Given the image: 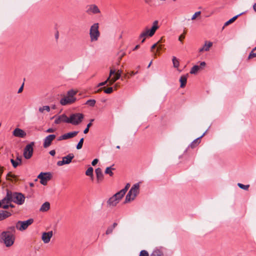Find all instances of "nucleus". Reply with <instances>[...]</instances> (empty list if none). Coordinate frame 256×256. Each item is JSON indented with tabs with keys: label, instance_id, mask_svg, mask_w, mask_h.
Masks as SVG:
<instances>
[{
	"label": "nucleus",
	"instance_id": "052dcab7",
	"mask_svg": "<svg viewBox=\"0 0 256 256\" xmlns=\"http://www.w3.org/2000/svg\"><path fill=\"white\" fill-rule=\"evenodd\" d=\"M184 38V34H181L178 38L179 40L182 41Z\"/></svg>",
	"mask_w": 256,
	"mask_h": 256
},
{
	"label": "nucleus",
	"instance_id": "e2e57ef3",
	"mask_svg": "<svg viewBox=\"0 0 256 256\" xmlns=\"http://www.w3.org/2000/svg\"><path fill=\"white\" fill-rule=\"evenodd\" d=\"M16 162H17L20 164L22 163V160L20 158L18 157L16 158Z\"/></svg>",
	"mask_w": 256,
	"mask_h": 256
},
{
	"label": "nucleus",
	"instance_id": "c756f323",
	"mask_svg": "<svg viewBox=\"0 0 256 256\" xmlns=\"http://www.w3.org/2000/svg\"><path fill=\"white\" fill-rule=\"evenodd\" d=\"M120 76L119 74L116 72L114 76L110 80V85H112L116 80L120 79Z\"/></svg>",
	"mask_w": 256,
	"mask_h": 256
},
{
	"label": "nucleus",
	"instance_id": "f257e3e1",
	"mask_svg": "<svg viewBox=\"0 0 256 256\" xmlns=\"http://www.w3.org/2000/svg\"><path fill=\"white\" fill-rule=\"evenodd\" d=\"M77 91L74 90H68L66 96L61 98L60 104L62 106L70 105L76 102V95Z\"/></svg>",
	"mask_w": 256,
	"mask_h": 256
},
{
	"label": "nucleus",
	"instance_id": "bb28decb",
	"mask_svg": "<svg viewBox=\"0 0 256 256\" xmlns=\"http://www.w3.org/2000/svg\"><path fill=\"white\" fill-rule=\"evenodd\" d=\"M104 88H101L98 89L96 92H100L102 90H104V92L106 94H111L113 91V88L112 87H109L106 89H104Z\"/></svg>",
	"mask_w": 256,
	"mask_h": 256
},
{
	"label": "nucleus",
	"instance_id": "37998d69",
	"mask_svg": "<svg viewBox=\"0 0 256 256\" xmlns=\"http://www.w3.org/2000/svg\"><path fill=\"white\" fill-rule=\"evenodd\" d=\"M84 138H82L79 141L78 143V144L77 146H76V148L78 150H80V149H81L82 148V144H83V143H84Z\"/></svg>",
	"mask_w": 256,
	"mask_h": 256
},
{
	"label": "nucleus",
	"instance_id": "f8f14e48",
	"mask_svg": "<svg viewBox=\"0 0 256 256\" xmlns=\"http://www.w3.org/2000/svg\"><path fill=\"white\" fill-rule=\"evenodd\" d=\"M56 137V136L55 134H50L46 137L44 140L43 146L44 148H47L50 146Z\"/></svg>",
	"mask_w": 256,
	"mask_h": 256
},
{
	"label": "nucleus",
	"instance_id": "58836bf2",
	"mask_svg": "<svg viewBox=\"0 0 256 256\" xmlns=\"http://www.w3.org/2000/svg\"><path fill=\"white\" fill-rule=\"evenodd\" d=\"M94 169L92 167H89L86 172V174L87 176H92Z\"/></svg>",
	"mask_w": 256,
	"mask_h": 256
},
{
	"label": "nucleus",
	"instance_id": "338daca9",
	"mask_svg": "<svg viewBox=\"0 0 256 256\" xmlns=\"http://www.w3.org/2000/svg\"><path fill=\"white\" fill-rule=\"evenodd\" d=\"M88 131H89V129L88 128H85V130H84V133L86 134H87L88 132Z\"/></svg>",
	"mask_w": 256,
	"mask_h": 256
},
{
	"label": "nucleus",
	"instance_id": "423d86ee",
	"mask_svg": "<svg viewBox=\"0 0 256 256\" xmlns=\"http://www.w3.org/2000/svg\"><path fill=\"white\" fill-rule=\"evenodd\" d=\"M10 193L12 202L19 205H22L24 203L25 196L23 194L19 192H12L11 191H10Z\"/></svg>",
	"mask_w": 256,
	"mask_h": 256
},
{
	"label": "nucleus",
	"instance_id": "6ab92c4d",
	"mask_svg": "<svg viewBox=\"0 0 256 256\" xmlns=\"http://www.w3.org/2000/svg\"><path fill=\"white\" fill-rule=\"evenodd\" d=\"M139 188H140L139 184H136L132 187V188L130 189V190L128 192H130V193L132 194V195H133L134 197H136V196L139 193Z\"/></svg>",
	"mask_w": 256,
	"mask_h": 256
},
{
	"label": "nucleus",
	"instance_id": "a18cd8bd",
	"mask_svg": "<svg viewBox=\"0 0 256 256\" xmlns=\"http://www.w3.org/2000/svg\"><path fill=\"white\" fill-rule=\"evenodd\" d=\"M10 162L12 165V166L16 168L20 164L17 162H16L15 160H14V159H11L10 160Z\"/></svg>",
	"mask_w": 256,
	"mask_h": 256
},
{
	"label": "nucleus",
	"instance_id": "2f4dec72",
	"mask_svg": "<svg viewBox=\"0 0 256 256\" xmlns=\"http://www.w3.org/2000/svg\"><path fill=\"white\" fill-rule=\"evenodd\" d=\"M113 170H114V168H113L112 166L108 167L106 169L104 173L108 174L110 176H112L114 175V172H112Z\"/></svg>",
	"mask_w": 256,
	"mask_h": 256
},
{
	"label": "nucleus",
	"instance_id": "9b49d317",
	"mask_svg": "<svg viewBox=\"0 0 256 256\" xmlns=\"http://www.w3.org/2000/svg\"><path fill=\"white\" fill-rule=\"evenodd\" d=\"M86 12L89 14H96L100 12V10L98 6L94 4H92L87 6Z\"/></svg>",
	"mask_w": 256,
	"mask_h": 256
},
{
	"label": "nucleus",
	"instance_id": "0eeeda50",
	"mask_svg": "<svg viewBox=\"0 0 256 256\" xmlns=\"http://www.w3.org/2000/svg\"><path fill=\"white\" fill-rule=\"evenodd\" d=\"M34 222L32 218H30L24 221H18L16 224V228L20 231H23L26 230L29 226Z\"/></svg>",
	"mask_w": 256,
	"mask_h": 256
},
{
	"label": "nucleus",
	"instance_id": "0e129e2a",
	"mask_svg": "<svg viewBox=\"0 0 256 256\" xmlns=\"http://www.w3.org/2000/svg\"><path fill=\"white\" fill-rule=\"evenodd\" d=\"M206 64V62H201L200 64V68H202V66H205Z\"/></svg>",
	"mask_w": 256,
	"mask_h": 256
},
{
	"label": "nucleus",
	"instance_id": "6e6d98bb",
	"mask_svg": "<svg viewBox=\"0 0 256 256\" xmlns=\"http://www.w3.org/2000/svg\"><path fill=\"white\" fill-rule=\"evenodd\" d=\"M55 131V130L52 128H49L47 130H46V132H54Z\"/></svg>",
	"mask_w": 256,
	"mask_h": 256
},
{
	"label": "nucleus",
	"instance_id": "69168bd1",
	"mask_svg": "<svg viewBox=\"0 0 256 256\" xmlns=\"http://www.w3.org/2000/svg\"><path fill=\"white\" fill-rule=\"evenodd\" d=\"M122 70H118L116 72V73H117L118 74H119V75H120V76H121V74H122Z\"/></svg>",
	"mask_w": 256,
	"mask_h": 256
},
{
	"label": "nucleus",
	"instance_id": "5701e85b",
	"mask_svg": "<svg viewBox=\"0 0 256 256\" xmlns=\"http://www.w3.org/2000/svg\"><path fill=\"white\" fill-rule=\"evenodd\" d=\"M188 76V74H186V75H182L180 76V88H182L186 86L187 82Z\"/></svg>",
	"mask_w": 256,
	"mask_h": 256
},
{
	"label": "nucleus",
	"instance_id": "4d7b16f0",
	"mask_svg": "<svg viewBox=\"0 0 256 256\" xmlns=\"http://www.w3.org/2000/svg\"><path fill=\"white\" fill-rule=\"evenodd\" d=\"M49 153L52 156H54L56 154V151L55 150H52Z\"/></svg>",
	"mask_w": 256,
	"mask_h": 256
},
{
	"label": "nucleus",
	"instance_id": "aec40b11",
	"mask_svg": "<svg viewBox=\"0 0 256 256\" xmlns=\"http://www.w3.org/2000/svg\"><path fill=\"white\" fill-rule=\"evenodd\" d=\"M12 215L11 212L6 210H0V221H2Z\"/></svg>",
	"mask_w": 256,
	"mask_h": 256
},
{
	"label": "nucleus",
	"instance_id": "dca6fc26",
	"mask_svg": "<svg viewBox=\"0 0 256 256\" xmlns=\"http://www.w3.org/2000/svg\"><path fill=\"white\" fill-rule=\"evenodd\" d=\"M62 122L68 123V118L65 114L59 116L54 120L56 124H60Z\"/></svg>",
	"mask_w": 256,
	"mask_h": 256
},
{
	"label": "nucleus",
	"instance_id": "a211bd4d",
	"mask_svg": "<svg viewBox=\"0 0 256 256\" xmlns=\"http://www.w3.org/2000/svg\"><path fill=\"white\" fill-rule=\"evenodd\" d=\"M10 190H8L6 196L0 200V207L2 204H10L12 202V198L10 197Z\"/></svg>",
	"mask_w": 256,
	"mask_h": 256
},
{
	"label": "nucleus",
	"instance_id": "09e8293b",
	"mask_svg": "<svg viewBox=\"0 0 256 256\" xmlns=\"http://www.w3.org/2000/svg\"><path fill=\"white\" fill-rule=\"evenodd\" d=\"M116 72V70H114L111 69L110 72V75L108 78H110V80L111 79L110 77L112 75H114L115 73Z\"/></svg>",
	"mask_w": 256,
	"mask_h": 256
},
{
	"label": "nucleus",
	"instance_id": "f3484780",
	"mask_svg": "<svg viewBox=\"0 0 256 256\" xmlns=\"http://www.w3.org/2000/svg\"><path fill=\"white\" fill-rule=\"evenodd\" d=\"M13 135L16 137L24 138L26 136V132L22 129L16 128L13 131Z\"/></svg>",
	"mask_w": 256,
	"mask_h": 256
},
{
	"label": "nucleus",
	"instance_id": "7c9ffc66",
	"mask_svg": "<svg viewBox=\"0 0 256 256\" xmlns=\"http://www.w3.org/2000/svg\"><path fill=\"white\" fill-rule=\"evenodd\" d=\"M200 69V66L195 65L194 66H192V68H191L190 74H196Z\"/></svg>",
	"mask_w": 256,
	"mask_h": 256
},
{
	"label": "nucleus",
	"instance_id": "6e6552de",
	"mask_svg": "<svg viewBox=\"0 0 256 256\" xmlns=\"http://www.w3.org/2000/svg\"><path fill=\"white\" fill-rule=\"evenodd\" d=\"M34 142H32L30 144H28L24 148V156L26 159H30L32 156L33 154V146Z\"/></svg>",
	"mask_w": 256,
	"mask_h": 256
},
{
	"label": "nucleus",
	"instance_id": "72a5a7b5",
	"mask_svg": "<svg viewBox=\"0 0 256 256\" xmlns=\"http://www.w3.org/2000/svg\"><path fill=\"white\" fill-rule=\"evenodd\" d=\"M136 197H134L132 194L128 192L126 196L125 199V202H130V200H132L135 198Z\"/></svg>",
	"mask_w": 256,
	"mask_h": 256
},
{
	"label": "nucleus",
	"instance_id": "774afa93",
	"mask_svg": "<svg viewBox=\"0 0 256 256\" xmlns=\"http://www.w3.org/2000/svg\"><path fill=\"white\" fill-rule=\"evenodd\" d=\"M253 9L256 12V3L253 5Z\"/></svg>",
	"mask_w": 256,
	"mask_h": 256
},
{
	"label": "nucleus",
	"instance_id": "1a4fd4ad",
	"mask_svg": "<svg viewBox=\"0 0 256 256\" xmlns=\"http://www.w3.org/2000/svg\"><path fill=\"white\" fill-rule=\"evenodd\" d=\"M52 174L50 172H41L38 176L40 180V182L44 186L47 184L48 182L51 179Z\"/></svg>",
	"mask_w": 256,
	"mask_h": 256
},
{
	"label": "nucleus",
	"instance_id": "7ed1b4c3",
	"mask_svg": "<svg viewBox=\"0 0 256 256\" xmlns=\"http://www.w3.org/2000/svg\"><path fill=\"white\" fill-rule=\"evenodd\" d=\"M14 240V236L12 234H8V232H2L0 234V242H3L6 247L12 246Z\"/></svg>",
	"mask_w": 256,
	"mask_h": 256
},
{
	"label": "nucleus",
	"instance_id": "393cba45",
	"mask_svg": "<svg viewBox=\"0 0 256 256\" xmlns=\"http://www.w3.org/2000/svg\"><path fill=\"white\" fill-rule=\"evenodd\" d=\"M204 134L202 136L194 140L190 145V147L192 148H196L200 142V139L204 136Z\"/></svg>",
	"mask_w": 256,
	"mask_h": 256
},
{
	"label": "nucleus",
	"instance_id": "473e14b6",
	"mask_svg": "<svg viewBox=\"0 0 256 256\" xmlns=\"http://www.w3.org/2000/svg\"><path fill=\"white\" fill-rule=\"evenodd\" d=\"M124 192L122 190H120V192L116 193L114 195V196L116 198H118V200H120L124 196L125 194Z\"/></svg>",
	"mask_w": 256,
	"mask_h": 256
},
{
	"label": "nucleus",
	"instance_id": "4be33fe9",
	"mask_svg": "<svg viewBox=\"0 0 256 256\" xmlns=\"http://www.w3.org/2000/svg\"><path fill=\"white\" fill-rule=\"evenodd\" d=\"M50 208V204L48 202H44L40 208V211L41 212H46L48 211Z\"/></svg>",
	"mask_w": 256,
	"mask_h": 256
},
{
	"label": "nucleus",
	"instance_id": "864d4df0",
	"mask_svg": "<svg viewBox=\"0 0 256 256\" xmlns=\"http://www.w3.org/2000/svg\"><path fill=\"white\" fill-rule=\"evenodd\" d=\"M160 42V40H159L157 43L154 44H153L151 47V51L152 52L153 50V49L156 48L157 46V45L158 43Z\"/></svg>",
	"mask_w": 256,
	"mask_h": 256
},
{
	"label": "nucleus",
	"instance_id": "ddd939ff",
	"mask_svg": "<svg viewBox=\"0 0 256 256\" xmlns=\"http://www.w3.org/2000/svg\"><path fill=\"white\" fill-rule=\"evenodd\" d=\"M78 131H74V132H70L68 133L64 134L58 138V140H66L72 138L76 136L78 134Z\"/></svg>",
	"mask_w": 256,
	"mask_h": 256
},
{
	"label": "nucleus",
	"instance_id": "de8ad7c7",
	"mask_svg": "<svg viewBox=\"0 0 256 256\" xmlns=\"http://www.w3.org/2000/svg\"><path fill=\"white\" fill-rule=\"evenodd\" d=\"M200 12H196V13H195V14L192 16V20H195V19L198 16L200 15Z\"/></svg>",
	"mask_w": 256,
	"mask_h": 256
},
{
	"label": "nucleus",
	"instance_id": "4c0bfd02",
	"mask_svg": "<svg viewBox=\"0 0 256 256\" xmlns=\"http://www.w3.org/2000/svg\"><path fill=\"white\" fill-rule=\"evenodd\" d=\"M16 226H9L7 228V230L6 232H8V234H12L14 235V234L16 232Z\"/></svg>",
	"mask_w": 256,
	"mask_h": 256
},
{
	"label": "nucleus",
	"instance_id": "f03ea898",
	"mask_svg": "<svg viewBox=\"0 0 256 256\" xmlns=\"http://www.w3.org/2000/svg\"><path fill=\"white\" fill-rule=\"evenodd\" d=\"M158 24V20L154 21L150 29L146 28L145 30L140 34L139 36V38H142V43H143L144 42L146 36H148L151 37L154 35L156 30L159 28Z\"/></svg>",
	"mask_w": 256,
	"mask_h": 256
},
{
	"label": "nucleus",
	"instance_id": "f704fd0d",
	"mask_svg": "<svg viewBox=\"0 0 256 256\" xmlns=\"http://www.w3.org/2000/svg\"><path fill=\"white\" fill-rule=\"evenodd\" d=\"M172 64L174 67L176 68H178L179 66L180 62L176 58V56H172Z\"/></svg>",
	"mask_w": 256,
	"mask_h": 256
},
{
	"label": "nucleus",
	"instance_id": "a19ab883",
	"mask_svg": "<svg viewBox=\"0 0 256 256\" xmlns=\"http://www.w3.org/2000/svg\"><path fill=\"white\" fill-rule=\"evenodd\" d=\"M118 60L119 64L122 58L126 55V52L123 50H120L118 52Z\"/></svg>",
	"mask_w": 256,
	"mask_h": 256
},
{
	"label": "nucleus",
	"instance_id": "49530a36",
	"mask_svg": "<svg viewBox=\"0 0 256 256\" xmlns=\"http://www.w3.org/2000/svg\"><path fill=\"white\" fill-rule=\"evenodd\" d=\"M139 256H148V254L147 251L145 250H142L140 252Z\"/></svg>",
	"mask_w": 256,
	"mask_h": 256
},
{
	"label": "nucleus",
	"instance_id": "20e7f679",
	"mask_svg": "<svg viewBox=\"0 0 256 256\" xmlns=\"http://www.w3.org/2000/svg\"><path fill=\"white\" fill-rule=\"evenodd\" d=\"M99 24L94 23L90 28V36L92 42L97 41L100 36V32L98 30Z\"/></svg>",
	"mask_w": 256,
	"mask_h": 256
},
{
	"label": "nucleus",
	"instance_id": "ea45409f",
	"mask_svg": "<svg viewBox=\"0 0 256 256\" xmlns=\"http://www.w3.org/2000/svg\"><path fill=\"white\" fill-rule=\"evenodd\" d=\"M96 101L94 100H88L85 104L88 105L90 106H94L96 104Z\"/></svg>",
	"mask_w": 256,
	"mask_h": 256
},
{
	"label": "nucleus",
	"instance_id": "2eb2a0df",
	"mask_svg": "<svg viewBox=\"0 0 256 256\" xmlns=\"http://www.w3.org/2000/svg\"><path fill=\"white\" fill-rule=\"evenodd\" d=\"M52 231L44 232L42 234V239L44 244H48L50 242V238L52 236Z\"/></svg>",
	"mask_w": 256,
	"mask_h": 256
},
{
	"label": "nucleus",
	"instance_id": "412c9836",
	"mask_svg": "<svg viewBox=\"0 0 256 256\" xmlns=\"http://www.w3.org/2000/svg\"><path fill=\"white\" fill-rule=\"evenodd\" d=\"M118 198H116L114 196L109 198L108 200V204L110 206H116L117 204L119 202Z\"/></svg>",
	"mask_w": 256,
	"mask_h": 256
},
{
	"label": "nucleus",
	"instance_id": "bf43d9fd",
	"mask_svg": "<svg viewBox=\"0 0 256 256\" xmlns=\"http://www.w3.org/2000/svg\"><path fill=\"white\" fill-rule=\"evenodd\" d=\"M24 88V84L20 87V88L18 89V93H20L23 90Z\"/></svg>",
	"mask_w": 256,
	"mask_h": 256
},
{
	"label": "nucleus",
	"instance_id": "3c124183",
	"mask_svg": "<svg viewBox=\"0 0 256 256\" xmlns=\"http://www.w3.org/2000/svg\"><path fill=\"white\" fill-rule=\"evenodd\" d=\"M130 186V184H127L126 185V186L125 188L123 189H122V190L124 192L126 193V191L128 190V189L129 188Z\"/></svg>",
	"mask_w": 256,
	"mask_h": 256
},
{
	"label": "nucleus",
	"instance_id": "a878e982",
	"mask_svg": "<svg viewBox=\"0 0 256 256\" xmlns=\"http://www.w3.org/2000/svg\"><path fill=\"white\" fill-rule=\"evenodd\" d=\"M117 225L118 224L116 222H114L112 226L108 227L106 230V234L107 235L111 234L112 232L114 229L117 226Z\"/></svg>",
	"mask_w": 256,
	"mask_h": 256
},
{
	"label": "nucleus",
	"instance_id": "b1692460",
	"mask_svg": "<svg viewBox=\"0 0 256 256\" xmlns=\"http://www.w3.org/2000/svg\"><path fill=\"white\" fill-rule=\"evenodd\" d=\"M212 46V42H205L204 45V46L200 48L199 49L200 52H202L203 51H208L210 50V48Z\"/></svg>",
	"mask_w": 256,
	"mask_h": 256
},
{
	"label": "nucleus",
	"instance_id": "39448f33",
	"mask_svg": "<svg viewBox=\"0 0 256 256\" xmlns=\"http://www.w3.org/2000/svg\"><path fill=\"white\" fill-rule=\"evenodd\" d=\"M84 117V114L81 113L72 114L68 118V123L75 126L78 125L82 122Z\"/></svg>",
	"mask_w": 256,
	"mask_h": 256
},
{
	"label": "nucleus",
	"instance_id": "79ce46f5",
	"mask_svg": "<svg viewBox=\"0 0 256 256\" xmlns=\"http://www.w3.org/2000/svg\"><path fill=\"white\" fill-rule=\"evenodd\" d=\"M238 186L242 189L244 190H248L250 185H244L240 183H238Z\"/></svg>",
	"mask_w": 256,
	"mask_h": 256
},
{
	"label": "nucleus",
	"instance_id": "c03bdc74",
	"mask_svg": "<svg viewBox=\"0 0 256 256\" xmlns=\"http://www.w3.org/2000/svg\"><path fill=\"white\" fill-rule=\"evenodd\" d=\"M109 82V85H110V78H108L106 79V80H105L104 82H100L98 84V87H99V86H104L105 84H106L108 82Z\"/></svg>",
	"mask_w": 256,
	"mask_h": 256
},
{
	"label": "nucleus",
	"instance_id": "5fc2aeb1",
	"mask_svg": "<svg viewBox=\"0 0 256 256\" xmlns=\"http://www.w3.org/2000/svg\"><path fill=\"white\" fill-rule=\"evenodd\" d=\"M162 45L160 44L159 45L157 48L156 52L154 54V56H156L157 53L162 49Z\"/></svg>",
	"mask_w": 256,
	"mask_h": 256
},
{
	"label": "nucleus",
	"instance_id": "cd10ccee",
	"mask_svg": "<svg viewBox=\"0 0 256 256\" xmlns=\"http://www.w3.org/2000/svg\"><path fill=\"white\" fill-rule=\"evenodd\" d=\"M150 256H164V254L160 250L156 248L153 251Z\"/></svg>",
	"mask_w": 256,
	"mask_h": 256
},
{
	"label": "nucleus",
	"instance_id": "8fccbe9b",
	"mask_svg": "<svg viewBox=\"0 0 256 256\" xmlns=\"http://www.w3.org/2000/svg\"><path fill=\"white\" fill-rule=\"evenodd\" d=\"M10 207L9 204H2V206L0 208H2L4 209H8Z\"/></svg>",
	"mask_w": 256,
	"mask_h": 256
},
{
	"label": "nucleus",
	"instance_id": "603ef678",
	"mask_svg": "<svg viewBox=\"0 0 256 256\" xmlns=\"http://www.w3.org/2000/svg\"><path fill=\"white\" fill-rule=\"evenodd\" d=\"M98 162V159H97V158L94 159L92 162V166H96L97 164V163Z\"/></svg>",
	"mask_w": 256,
	"mask_h": 256
},
{
	"label": "nucleus",
	"instance_id": "c9c22d12",
	"mask_svg": "<svg viewBox=\"0 0 256 256\" xmlns=\"http://www.w3.org/2000/svg\"><path fill=\"white\" fill-rule=\"evenodd\" d=\"M254 58H256V46L252 50L250 53L248 58L250 59Z\"/></svg>",
	"mask_w": 256,
	"mask_h": 256
},
{
	"label": "nucleus",
	"instance_id": "4468645a",
	"mask_svg": "<svg viewBox=\"0 0 256 256\" xmlns=\"http://www.w3.org/2000/svg\"><path fill=\"white\" fill-rule=\"evenodd\" d=\"M95 172L96 174V182L97 184L102 182L104 178V176L102 172V170L100 168H98L95 170Z\"/></svg>",
	"mask_w": 256,
	"mask_h": 256
},
{
	"label": "nucleus",
	"instance_id": "c85d7f7f",
	"mask_svg": "<svg viewBox=\"0 0 256 256\" xmlns=\"http://www.w3.org/2000/svg\"><path fill=\"white\" fill-rule=\"evenodd\" d=\"M243 14H244V12L240 13V14H238L234 16L233 18H232L230 20H229L228 21H227L224 24V26H228V24H230L232 23L233 22H234L239 16L242 15Z\"/></svg>",
	"mask_w": 256,
	"mask_h": 256
},
{
	"label": "nucleus",
	"instance_id": "9d476101",
	"mask_svg": "<svg viewBox=\"0 0 256 256\" xmlns=\"http://www.w3.org/2000/svg\"><path fill=\"white\" fill-rule=\"evenodd\" d=\"M74 154L72 153L69 154L66 156H64L62 160H59L57 162V165L59 166H62L64 164H70L72 160L74 158Z\"/></svg>",
	"mask_w": 256,
	"mask_h": 256
},
{
	"label": "nucleus",
	"instance_id": "680f3d73",
	"mask_svg": "<svg viewBox=\"0 0 256 256\" xmlns=\"http://www.w3.org/2000/svg\"><path fill=\"white\" fill-rule=\"evenodd\" d=\"M137 73H138V72H133V71H132V72H130V76H133L135 75V74H136Z\"/></svg>",
	"mask_w": 256,
	"mask_h": 256
},
{
	"label": "nucleus",
	"instance_id": "e433bc0d",
	"mask_svg": "<svg viewBox=\"0 0 256 256\" xmlns=\"http://www.w3.org/2000/svg\"><path fill=\"white\" fill-rule=\"evenodd\" d=\"M38 110L39 112L42 113H43L44 110L49 112L50 111V108L48 106H45L42 107H40Z\"/></svg>",
	"mask_w": 256,
	"mask_h": 256
},
{
	"label": "nucleus",
	"instance_id": "13d9d810",
	"mask_svg": "<svg viewBox=\"0 0 256 256\" xmlns=\"http://www.w3.org/2000/svg\"><path fill=\"white\" fill-rule=\"evenodd\" d=\"M94 121V120L92 119L90 120V123H88V124H87V126H86V128H88V129L90 128L92 126V122Z\"/></svg>",
	"mask_w": 256,
	"mask_h": 256
}]
</instances>
